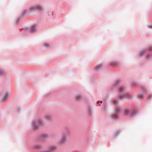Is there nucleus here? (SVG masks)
I'll use <instances>...</instances> for the list:
<instances>
[{
	"mask_svg": "<svg viewBox=\"0 0 152 152\" xmlns=\"http://www.w3.org/2000/svg\"><path fill=\"white\" fill-rule=\"evenodd\" d=\"M36 25L35 24H34L31 26V28L29 29L28 28L26 27L25 28L26 30H29V32L32 33L36 30Z\"/></svg>",
	"mask_w": 152,
	"mask_h": 152,
	"instance_id": "9",
	"label": "nucleus"
},
{
	"mask_svg": "<svg viewBox=\"0 0 152 152\" xmlns=\"http://www.w3.org/2000/svg\"><path fill=\"white\" fill-rule=\"evenodd\" d=\"M107 104H103L102 106V109L104 110H106L107 109Z\"/></svg>",
	"mask_w": 152,
	"mask_h": 152,
	"instance_id": "18",
	"label": "nucleus"
},
{
	"mask_svg": "<svg viewBox=\"0 0 152 152\" xmlns=\"http://www.w3.org/2000/svg\"><path fill=\"white\" fill-rule=\"evenodd\" d=\"M117 64L115 63H111L110 64V66H111L113 67L116 66Z\"/></svg>",
	"mask_w": 152,
	"mask_h": 152,
	"instance_id": "21",
	"label": "nucleus"
},
{
	"mask_svg": "<svg viewBox=\"0 0 152 152\" xmlns=\"http://www.w3.org/2000/svg\"><path fill=\"white\" fill-rule=\"evenodd\" d=\"M82 98V96L80 94L77 95L75 96V98L76 99L77 101H79Z\"/></svg>",
	"mask_w": 152,
	"mask_h": 152,
	"instance_id": "17",
	"label": "nucleus"
},
{
	"mask_svg": "<svg viewBox=\"0 0 152 152\" xmlns=\"http://www.w3.org/2000/svg\"><path fill=\"white\" fill-rule=\"evenodd\" d=\"M100 102H101V103H102L103 102L102 101V100H99Z\"/></svg>",
	"mask_w": 152,
	"mask_h": 152,
	"instance_id": "31",
	"label": "nucleus"
},
{
	"mask_svg": "<svg viewBox=\"0 0 152 152\" xmlns=\"http://www.w3.org/2000/svg\"><path fill=\"white\" fill-rule=\"evenodd\" d=\"M148 52H149L150 53L146 55V58L148 60L152 59V47H149L139 51L138 52V54L139 56L141 57Z\"/></svg>",
	"mask_w": 152,
	"mask_h": 152,
	"instance_id": "2",
	"label": "nucleus"
},
{
	"mask_svg": "<svg viewBox=\"0 0 152 152\" xmlns=\"http://www.w3.org/2000/svg\"><path fill=\"white\" fill-rule=\"evenodd\" d=\"M152 98V95H148L147 96V98L150 99H151Z\"/></svg>",
	"mask_w": 152,
	"mask_h": 152,
	"instance_id": "25",
	"label": "nucleus"
},
{
	"mask_svg": "<svg viewBox=\"0 0 152 152\" xmlns=\"http://www.w3.org/2000/svg\"><path fill=\"white\" fill-rule=\"evenodd\" d=\"M92 113V110L90 107H89L88 109V115H91Z\"/></svg>",
	"mask_w": 152,
	"mask_h": 152,
	"instance_id": "19",
	"label": "nucleus"
},
{
	"mask_svg": "<svg viewBox=\"0 0 152 152\" xmlns=\"http://www.w3.org/2000/svg\"><path fill=\"white\" fill-rule=\"evenodd\" d=\"M99 102H100L99 100L97 101L96 103L98 104Z\"/></svg>",
	"mask_w": 152,
	"mask_h": 152,
	"instance_id": "30",
	"label": "nucleus"
},
{
	"mask_svg": "<svg viewBox=\"0 0 152 152\" xmlns=\"http://www.w3.org/2000/svg\"><path fill=\"white\" fill-rule=\"evenodd\" d=\"M9 95L7 93L4 94L2 97V100L4 102L7 101L9 98Z\"/></svg>",
	"mask_w": 152,
	"mask_h": 152,
	"instance_id": "11",
	"label": "nucleus"
},
{
	"mask_svg": "<svg viewBox=\"0 0 152 152\" xmlns=\"http://www.w3.org/2000/svg\"><path fill=\"white\" fill-rule=\"evenodd\" d=\"M42 8L41 5L39 4L31 7L30 8V10H41L42 9Z\"/></svg>",
	"mask_w": 152,
	"mask_h": 152,
	"instance_id": "7",
	"label": "nucleus"
},
{
	"mask_svg": "<svg viewBox=\"0 0 152 152\" xmlns=\"http://www.w3.org/2000/svg\"><path fill=\"white\" fill-rule=\"evenodd\" d=\"M137 84V83L136 82H132L131 83L132 86H135Z\"/></svg>",
	"mask_w": 152,
	"mask_h": 152,
	"instance_id": "23",
	"label": "nucleus"
},
{
	"mask_svg": "<svg viewBox=\"0 0 152 152\" xmlns=\"http://www.w3.org/2000/svg\"><path fill=\"white\" fill-rule=\"evenodd\" d=\"M141 91L142 92V94H140L138 95V97L139 99H141L143 98L145 94L146 93V90L144 86H140V87Z\"/></svg>",
	"mask_w": 152,
	"mask_h": 152,
	"instance_id": "6",
	"label": "nucleus"
},
{
	"mask_svg": "<svg viewBox=\"0 0 152 152\" xmlns=\"http://www.w3.org/2000/svg\"><path fill=\"white\" fill-rule=\"evenodd\" d=\"M121 131L119 130H116L114 134V136L115 137H117L120 134Z\"/></svg>",
	"mask_w": 152,
	"mask_h": 152,
	"instance_id": "16",
	"label": "nucleus"
},
{
	"mask_svg": "<svg viewBox=\"0 0 152 152\" xmlns=\"http://www.w3.org/2000/svg\"><path fill=\"white\" fill-rule=\"evenodd\" d=\"M6 74L5 70L3 68H0V76H4Z\"/></svg>",
	"mask_w": 152,
	"mask_h": 152,
	"instance_id": "15",
	"label": "nucleus"
},
{
	"mask_svg": "<svg viewBox=\"0 0 152 152\" xmlns=\"http://www.w3.org/2000/svg\"><path fill=\"white\" fill-rule=\"evenodd\" d=\"M38 124L39 125H41L42 124V122L41 120H39L38 121Z\"/></svg>",
	"mask_w": 152,
	"mask_h": 152,
	"instance_id": "24",
	"label": "nucleus"
},
{
	"mask_svg": "<svg viewBox=\"0 0 152 152\" xmlns=\"http://www.w3.org/2000/svg\"><path fill=\"white\" fill-rule=\"evenodd\" d=\"M56 148V146H55L51 145L50 146L48 147V150L49 152H52L55 150Z\"/></svg>",
	"mask_w": 152,
	"mask_h": 152,
	"instance_id": "14",
	"label": "nucleus"
},
{
	"mask_svg": "<svg viewBox=\"0 0 152 152\" xmlns=\"http://www.w3.org/2000/svg\"><path fill=\"white\" fill-rule=\"evenodd\" d=\"M48 137V136L47 135L45 134H41L37 138L38 140L42 141Z\"/></svg>",
	"mask_w": 152,
	"mask_h": 152,
	"instance_id": "8",
	"label": "nucleus"
},
{
	"mask_svg": "<svg viewBox=\"0 0 152 152\" xmlns=\"http://www.w3.org/2000/svg\"><path fill=\"white\" fill-rule=\"evenodd\" d=\"M27 11V9H25L23 11H22L21 12V17H18L17 19L15 21V23L16 25L18 26L19 24V23L20 22V20L21 19V18L26 17V16L25 15V14L26 13Z\"/></svg>",
	"mask_w": 152,
	"mask_h": 152,
	"instance_id": "5",
	"label": "nucleus"
},
{
	"mask_svg": "<svg viewBox=\"0 0 152 152\" xmlns=\"http://www.w3.org/2000/svg\"><path fill=\"white\" fill-rule=\"evenodd\" d=\"M32 126L34 130H36L39 128V126L37 125L35 121H33L32 123Z\"/></svg>",
	"mask_w": 152,
	"mask_h": 152,
	"instance_id": "13",
	"label": "nucleus"
},
{
	"mask_svg": "<svg viewBox=\"0 0 152 152\" xmlns=\"http://www.w3.org/2000/svg\"><path fill=\"white\" fill-rule=\"evenodd\" d=\"M33 148L34 149L39 150L40 152L41 151H43L42 149L43 147L40 145H36L33 146Z\"/></svg>",
	"mask_w": 152,
	"mask_h": 152,
	"instance_id": "10",
	"label": "nucleus"
},
{
	"mask_svg": "<svg viewBox=\"0 0 152 152\" xmlns=\"http://www.w3.org/2000/svg\"><path fill=\"white\" fill-rule=\"evenodd\" d=\"M125 113L129 116V117H132L136 115L137 113V112L135 110L129 111L126 110L124 111Z\"/></svg>",
	"mask_w": 152,
	"mask_h": 152,
	"instance_id": "4",
	"label": "nucleus"
},
{
	"mask_svg": "<svg viewBox=\"0 0 152 152\" xmlns=\"http://www.w3.org/2000/svg\"><path fill=\"white\" fill-rule=\"evenodd\" d=\"M44 45L45 47L47 48H48L49 47V45L47 43H44Z\"/></svg>",
	"mask_w": 152,
	"mask_h": 152,
	"instance_id": "22",
	"label": "nucleus"
},
{
	"mask_svg": "<svg viewBox=\"0 0 152 152\" xmlns=\"http://www.w3.org/2000/svg\"><path fill=\"white\" fill-rule=\"evenodd\" d=\"M148 27L150 28H152V25H150Z\"/></svg>",
	"mask_w": 152,
	"mask_h": 152,
	"instance_id": "28",
	"label": "nucleus"
},
{
	"mask_svg": "<svg viewBox=\"0 0 152 152\" xmlns=\"http://www.w3.org/2000/svg\"><path fill=\"white\" fill-rule=\"evenodd\" d=\"M121 81L120 79L115 80L110 88V91H113L117 90L119 92L118 94V97H117L116 100L113 101V104L116 107V108L115 109V113L110 116V118L113 120H117L119 118L118 115L120 113L122 112L119 107H118L119 104V98L123 99V98H128L130 97V95L128 94H124V90L122 87H121L118 89L117 88L119 83Z\"/></svg>",
	"mask_w": 152,
	"mask_h": 152,
	"instance_id": "1",
	"label": "nucleus"
},
{
	"mask_svg": "<svg viewBox=\"0 0 152 152\" xmlns=\"http://www.w3.org/2000/svg\"><path fill=\"white\" fill-rule=\"evenodd\" d=\"M66 132L63 133L62 139L60 141L61 144H63L65 142L67 137L69 135V129L68 127L65 128Z\"/></svg>",
	"mask_w": 152,
	"mask_h": 152,
	"instance_id": "3",
	"label": "nucleus"
},
{
	"mask_svg": "<svg viewBox=\"0 0 152 152\" xmlns=\"http://www.w3.org/2000/svg\"><path fill=\"white\" fill-rule=\"evenodd\" d=\"M24 29V28H19V30H20V31H21V30H23Z\"/></svg>",
	"mask_w": 152,
	"mask_h": 152,
	"instance_id": "27",
	"label": "nucleus"
},
{
	"mask_svg": "<svg viewBox=\"0 0 152 152\" xmlns=\"http://www.w3.org/2000/svg\"><path fill=\"white\" fill-rule=\"evenodd\" d=\"M102 67V66L101 64H99L94 68V70L96 72H98L99 71L101 70Z\"/></svg>",
	"mask_w": 152,
	"mask_h": 152,
	"instance_id": "12",
	"label": "nucleus"
},
{
	"mask_svg": "<svg viewBox=\"0 0 152 152\" xmlns=\"http://www.w3.org/2000/svg\"><path fill=\"white\" fill-rule=\"evenodd\" d=\"M109 93H108V96H106V97H106V98H108V97L109 96Z\"/></svg>",
	"mask_w": 152,
	"mask_h": 152,
	"instance_id": "29",
	"label": "nucleus"
},
{
	"mask_svg": "<svg viewBox=\"0 0 152 152\" xmlns=\"http://www.w3.org/2000/svg\"><path fill=\"white\" fill-rule=\"evenodd\" d=\"M21 110V108L19 107L17 109V111L19 113L20 112Z\"/></svg>",
	"mask_w": 152,
	"mask_h": 152,
	"instance_id": "26",
	"label": "nucleus"
},
{
	"mask_svg": "<svg viewBox=\"0 0 152 152\" xmlns=\"http://www.w3.org/2000/svg\"><path fill=\"white\" fill-rule=\"evenodd\" d=\"M45 118L47 120L50 121L51 119V116L50 115H47L45 117Z\"/></svg>",
	"mask_w": 152,
	"mask_h": 152,
	"instance_id": "20",
	"label": "nucleus"
}]
</instances>
